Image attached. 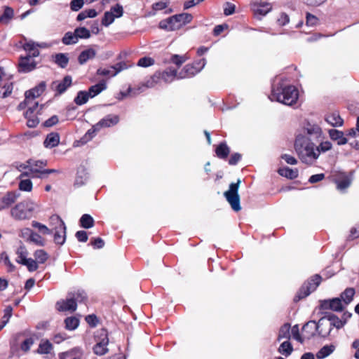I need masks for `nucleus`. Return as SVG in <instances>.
I'll use <instances>...</instances> for the list:
<instances>
[{
    "label": "nucleus",
    "mask_w": 359,
    "mask_h": 359,
    "mask_svg": "<svg viewBox=\"0 0 359 359\" xmlns=\"http://www.w3.org/2000/svg\"><path fill=\"white\" fill-rule=\"evenodd\" d=\"M83 351L80 348H74L59 355V359H82Z\"/></svg>",
    "instance_id": "393cba45"
},
{
    "label": "nucleus",
    "mask_w": 359,
    "mask_h": 359,
    "mask_svg": "<svg viewBox=\"0 0 359 359\" xmlns=\"http://www.w3.org/2000/svg\"><path fill=\"white\" fill-rule=\"evenodd\" d=\"M24 261L25 263H23L22 265L26 266L27 267L28 271L30 272L35 271L39 267L38 263L36 262V260H34L31 258H28L27 260Z\"/></svg>",
    "instance_id": "052dcab7"
},
{
    "label": "nucleus",
    "mask_w": 359,
    "mask_h": 359,
    "mask_svg": "<svg viewBox=\"0 0 359 359\" xmlns=\"http://www.w3.org/2000/svg\"><path fill=\"white\" fill-rule=\"evenodd\" d=\"M50 222L55 224L54 228V241L55 243L62 245L66 239V226L64 222L57 215H53Z\"/></svg>",
    "instance_id": "9b49d317"
},
{
    "label": "nucleus",
    "mask_w": 359,
    "mask_h": 359,
    "mask_svg": "<svg viewBox=\"0 0 359 359\" xmlns=\"http://www.w3.org/2000/svg\"><path fill=\"white\" fill-rule=\"evenodd\" d=\"M54 61L58 66L65 68L68 64L69 58L65 53H58L55 55Z\"/></svg>",
    "instance_id": "de8ad7c7"
},
{
    "label": "nucleus",
    "mask_w": 359,
    "mask_h": 359,
    "mask_svg": "<svg viewBox=\"0 0 359 359\" xmlns=\"http://www.w3.org/2000/svg\"><path fill=\"white\" fill-rule=\"evenodd\" d=\"M60 142V137L57 133H50L47 135L45 141L44 145L48 148H53L56 147Z\"/></svg>",
    "instance_id": "72a5a7b5"
},
{
    "label": "nucleus",
    "mask_w": 359,
    "mask_h": 359,
    "mask_svg": "<svg viewBox=\"0 0 359 359\" xmlns=\"http://www.w3.org/2000/svg\"><path fill=\"white\" fill-rule=\"evenodd\" d=\"M332 143L329 141L322 142L318 146L316 147V151H318V156L321 152L325 153L332 149Z\"/></svg>",
    "instance_id": "4d7b16f0"
},
{
    "label": "nucleus",
    "mask_w": 359,
    "mask_h": 359,
    "mask_svg": "<svg viewBox=\"0 0 359 359\" xmlns=\"http://www.w3.org/2000/svg\"><path fill=\"white\" fill-rule=\"evenodd\" d=\"M52 349L53 344L48 340H41L36 352L39 354H48Z\"/></svg>",
    "instance_id": "58836bf2"
},
{
    "label": "nucleus",
    "mask_w": 359,
    "mask_h": 359,
    "mask_svg": "<svg viewBox=\"0 0 359 359\" xmlns=\"http://www.w3.org/2000/svg\"><path fill=\"white\" fill-rule=\"evenodd\" d=\"M329 135L332 140L337 141L339 145H344L348 142V140L344 137V133L336 130H329Z\"/></svg>",
    "instance_id": "bb28decb"
},
{
    "label": "nucleus",
    "mask_w": 359,
    "mask_h": 359,
    "mask_svg": "<svg viewBox=\"0 0 359 359\" xmlns=\"http://www.w3.org/2000/svg\"><path fill=\"white\" fill-rule=\"evenodd\" d=\"M96 55V52L93 48H88L83 51H82L79 56V62L81 65H83L88 60H91L95 57Z\"/></svg>",
    "instance_id": "c85d7f7f"
},
{
    "label": "nucleus",
    "mask_w": 359,
    "mask_h": 359,
    "mask_svg": "<svg viewBox=\"0 0 359 359\" xmlns=\"http://www.w3.org/2000/svg\"><path fill=\"white\" fill-rule=\"evenodd\" d=\"M304 133H306L311 137L318 140L322 137L323 131L321 128L316 123L307 122L303 128Z\"/></svg>",
    "instance_id": "f3484780"
},
{
    "label": "nucleus",
    "mask_w": 359,
    "mask_h": 359,
    "mask_svg": "<svg viewBox=\"0 0 359 359\" xmlns=\"http://www.w3.org/2000/svg\"><path fill=\"white\" fill-rule=\"evenodd\" d=\"M215 153L218 158L225 159L230 153V149L226 142H222L216 147Z\"/></svg>",
    "instance_id": "2f4dec72"
},
{
    "label": "nucleus",
    "mask_w": 359,
    "mask_h": 359,
    "mask_svg": "<svg viewBox=\"0 0 359 359\" xmlns=\"http://www.w3.org/2000/svg\"><path fill=\"white\" fill-rule=\"evenodd\" d=\"M25 107L28 108L25 113V116L27 119V125L29 128H34L39 123L37 114L41 107L40 109L39 108L38 102H32L31 100L27 102V97H25L24 102L19 104L18 109V110H22Z\"/></svg>",
    "instance_id": "423d86ee"
},
{
    "label": "nucleus",
    "mask_w": 359,
    "mask_h": 359,
    "mask_svg": "<svg viewBox=\"0 0 359 359\" xmlns=\"http://www.w3.org/2000/svg\"><path fill=\"white\" fill-rule=\"evenodd\" d=\"M13 10L10 7H5L4 13L0 17V22L2 24H8L10 20L13 18Z\"/></svg>",
    "instance_id": "37998d69"
},
{
    "label": "nucleus",
    "mask_w": 359,
    "mask_h": 359,
    "mask_svg": "<svg viewBox=\"0 0 359 359\" xmlns=\"http://www.w3.org/2000/svg\"><path fill=\"white\" fill-rule=\"evenodd\" d=\"M337 188L339 191L344 192L349 187L351 184V180L347 176H344L336 180Z\"/></svg>",
    "instance_id": "ea45409f"
},
{
    "label": "nucleus",
    "mask_w": 359,
    "mask_h": 359,
    "mask_svg": "<svg viewBox=\"0 0 359 359\" xmlns=\"http://www.w3.org/2000/svg\"><path fill=\"white\" fill-rule=\"evenodd\" d=\"M278 351L285 355V357H287L290 355V354L293 351V347L291 344V343L289 341V339L283 341L279 346Z\"/></svg>",
    "instance_id": "e433bc0d"
},
{
    "label": "nucleus",
    "mask_w": 359,
    "mask_h": 359,
    "mask_svg": "<svg viewBox=\"0 0 359 359\" xmlns=\"http://www.w3.org/2000/svg\"><path fill=\"white\" fill-rule=\"evenodd\" d=\"M80 225L85 229H89L93 226L94 219L88 214H84L80 219Z\"/></svg>",
    "instance_id": "a18cd8bd"
},
{
    "label": "nucleus",
    "mask_w": 359,
    "mask_h": 359,
    "mask_svg": "<svg viewBox=\"0 0 359 359\" xmlns=\"http://www.w3.org/2000/svg\"><path fill=\"white\" fill-rule=\"evenodd\" d=\"M88 179V173L83 167L79 168L75 179V184L77 186L83 185Z\"/></svg>",
    "instance_id": "c9c22d12"
},
{
    "label": "nucleus",
    "mask_w": 359,
    "mask_h": 359,
    "mask_svg": "<svg viewBox=\"0 0 359 359\" xmlns=\"http://www.w3.org/2000/svg\"><path fill=\"white\" fill-rule=\"evenodd\" d=\"M46 83L45 81H41L38 86L25 92V97H27V102L31 100L32 102H36L34 100L39 97L45 90Z\"/></svg>",
    "instance_id": "6ab92c4d"
},
{
    "label": "nucleus",
    "mask_w": 359,
    "mask_h": 359,
    "mask_svg": "<svg viewBox=\"0 0 359 359\" xmlns=\"http://www.w3.org/2000/svg\"><path fill=\"white\" fill-rule=\"evenodd\" d=\"M295 151L304 163L312 165L318 158V151L316 145L304 134L299 133L294 142Z\"/></svg>",
    "instance_id": "f03ea898"
},
{
    "label": "nucleus",
    "mask_w": 359,
    "mask_h": 359,
    "mask_svg": "<svg viewBox=\"0 0 359 359\" xmlns=\"http://www.w3.org/2000/svg\"><path fill=\"white\" fill-rule=\"evenodd\" d=\"M241 182V180L238 179L236 182L231 183L229 189L224 194L226 200L230 204L231 208L236 212L241 209L238 195V189Z\"/></svg>",
    "instance_id": "6e6552de"
},
{
    "label": "nucleus",
    "mask_w": 359,
    "mask_h": 359,
    "mask_svg": "<svg viewBox=\"0 0 359 359\" xmlns=\"http://www.w3.org/2000/svg\"><path fill=\"white\" fill-rule=\"evenodd\" d=\"M83 0H72L70 4V8L74 11H78L83 7Z\"/></svg>",
    "instance_id": "338daca9"
},
{
    "label": "nucleus",
    "mask_w": 359,
    "mask_h": 359,
    "mask_svg": "<svg viewBox=\"0 0 359 359\" xmlns=\"http://www.w3.org/2000/svg\"><path fill=\"white\" fill-rule=\"evenodd\" d=\"M115 19L116 18L112 15V13L107 11L105 12L104 17L102 18V24L105 27H108L114 21Z\"/></svg>",
    "instance_id": "680f3d73"
},
{
    "label": "nucleus",
    "mask_w": 359,
    "mask_h": 359,
    "mask_svg": "<svg viewBox=\"0 0 359 359\" xmlns=\"http://www.w3.org/2000/svg\"><path fill=\"white\" fill-rule=\"evenodd\" d=\"M290 325L289 323H285L283 325L278 331V341H281L283 339H290Z\"/></svg>",
    "instance_id": "f704fd0d"
},
{
    "label": "nucleus",
    "mask_w": 359,
    "mask_h": 359,
    "mask_svg": "<svg viewBox=\"0 0 359 359\" xmlns=\"http://www.w3.org/2000/svg\"><path fill=\"white\" fill-rule=\"evenodd\" d=\"M19 178L20 180L19 182V189L22 191H27L30 192L32 190V182L29 179H24V177H20V175L19 176Z\"/></svg>",
    "instance_id": "c03bdc74"
},
{
    "label": "nucleus",
    "mask_w": 359,
    "mask_h": 359,
    "mask_svg": "<svg viewBox=\"0 0 359 359\" xmlns=\"http://www.w3.org/2000/svg\"><path fill=\"white\" fill-rule=\"evenodd\" d=\"M253 11L255 15L264 16L271 11V6L269 4H256L253 5Z\"/></svg>",
    "instance_id": "473e14b6"
},
{
    "label": "nucleus",
    "mask_w": 359,
    "mask_h": 359,
    "mask_svg": "<svg viewBox=\"0 0 359 359\" xmlns=\"http://www.w3.org/2000/svg\"><path fill=\"white\" fill-rule=\"evenodd\" d=\"M278 172L280 175L290 180L296 179L299 175L297 168L292 169L289 167H283L278 169Z\"/></svg>",
    "instance_id": "cd10ccee"
},
{
    "label": "nucleus",
    "mask_w": 359,
    "mask_h": 359,
    "mask_svg": "<svg viewBox=\"0 0 359 359\" xmlns=\"http://www.w3.org/2000/svg\"><path fill=\"white\" fill-rule=\"evenodd\" d=\"M109 12L112 13L115 18H120L123 15V7L119 4H116L115 6L111 8Z\"/></svg>",
    "instance_id": "e2e57ef3"
},
{
    "label": "nucleus",
    "mask_w": 359,
    "mask_h": 359,
    "mask_svg": "<svg viewBox=\"0 0 359 359\" xmlns=\"http://www.w3.org/2000/svg\"><path fill=\"white\" fill-rule=\"evenodd\" d=\"M50 46L46 42L36 43L32 40L25 39V43L22 45L23 49L27 53V55L36 57L39 55V48H47Z\"/></svg>",
    "instance_id": "4468645a"
},
{
    "label": "nucleus",
    "mask_w": 359,
    "mask_h": 359,
    "mask_svg": "<svg viewBox=\"0 0 359 359\" xmlns=\"http://www.w3.org/2000/svg\"><path fill=\"white\" fill-rule=\"evenodd\" d=\"M65 323L67 330H74L78 327L79 320L75 317H69L65 319Z\"/></svg>",
    "instance_id": "8fccbe9b"
},
{
    "label": "nucleus",
    "mask_w": 359,
    "mask_h": 359,
    "mask_svg": "<svg viewBox=\"0 0 359 359\" xmlns=\"http://www.w3.org/2000/svg\"><path fill=\"white\" fill-rule=\"evenodd\" d=\"M36 63L34 57L30 55L20 57L19 61V71L22 72H29L36 68Z\"/></svg>",
    "instance_id": "a211bd4d"
},
{
    "label": "nucleus",
    "mask_w": 359,
    "mask_h": 359,
    "mask_svg": "<svg viewBox=\"0 0 359 359\" xmlns=\"http://www.w3.org/2000/svg\"><path fill=\"white\" fill-rule=\"evenodd\" d=\"M177 70L172 67L167 68L163 72H156L146 83L147 88H154L162 83H169L175 79H178Z\"/></svg>",
    "instance_id": "39448f33"
},
{
    "label": "nucleus",
    "mask_w": 359,
    "mask_h": 359,
    "mask_svg": "<svg viewBox=\"0 0 359 359\" xmlns=\"http://www.w3.org/2000/svg\"><path fill=\"white\" fill-rule=\"evenodd\" d=\"M20 197V194L15 191L7 192L0 198L4 209H6L14 203Z\"/></svg>",
    "instance_id": "b1692460"
},
{
    "label": "nucleus",
    "mask_w": 359,
    "mask_h": 359,
    "mask_svg": "<svg viewBox=\"0 0 359 359\" xmlns=\"http://www.w3.org/2000/svg\"><path fill=\"white\" fill-rule=\"evenodd\" d=\"M38 205L31 199L24 200L17 203L11 210V215L16 220L31 219L35 213Z\"/></svg>",
    "instance_id": "20e7f679"
},
{
    "label": "nucleus",
    "mask_w": 359,
    "mask_h": 359,
    "mask_svg": "<svg viewBox=\"0 0 359 359\" xmlns=\"http://www.w3.org/2000/svg\"><path fill=\"white\" fill-rule=\"evenodd\" d=\"M34 256L36 262L40 264L44 263L48 257V254L43 250H36Z\"/></svg>",
    "instance_id": "603ef678"
},
{
    "label": "nucleus",
    "mask_w": 359,
    "mask_h": 359,
    "mask_svg": "<svg viewBox=\"0 0 359 359\" xmlns=\"http://www.w3.org/2000/svg\"><path fill=\"white\" fill-rule=\"evenodd\" d=\"M206 64L205 59L203 58L191 64L186 65L178 73V79L191 78L199 73Z\"/></svg>",
    "instance_id": "1a4fd4ad"
},
{
    "label": "nucleus",
    "mask_w": 359,
    "mask_h": 359,
    "mask_svg": "<svg viewBox=\"0 0 359 359\" xmlns=\"http://www.w3.org/2000/svg\"><path fill=\"white\" fill-rule=\"evenodd\" d=\"M320 310H332L333 311H341L344 309L343 304L340 298H333L320 301Z\"/></svg>",
    "instance_id": "2eb2a0df"
},
{
    "label": "nucleus",
    "mask_w": 359,
    "mask_h": 359,
    "mask_svg": "<svg viewBox=\"0 0 359 359\" xmlns=\"http://www.w3.org/2000/svg\"><path fill=\"white\" fill-rule=\"evenodd\" d=\"M189 58L190 57L187 54H168L165 56L163 62L165 64L172 63L177 67H180L183 63L189 60Z\"/></svg>",
    "instance_id": "aec40b11"
},
{
    "label": "nucleus",
    "mask_w": 359,
    "mask_h": 359,
    "mask_svg": "<svg viewBox=\"0 0 359 359\" xmlns=\"http://www.w3.org/2000/svg\"><path fill=\"white\" fill-rule=\"evenodd\" d=\"M306 22L308 26H315L318 22V18L313 15L307 13Z\"/></svg>",
    "instance_id": "774afa93"
},
{
    "label": "nucleus",
    "mask_w": 359,
    "mask_h": 359,
    "mask_svg": "<svg viewBox=\"0 0 359 359\" xmlns=\"http://www.w3.org/2000/svg\"><path fill=\"white\" fill-rule=\"evenodd\" d=\"M317 323V334L318 336L325 338L330 335L332 330L335 327L339 330L345 325V321H342L336 315L333 313H325L321 317Z\"/></svg>",
    "instance_id": "7ed1b4c3"
},
{
    "label": "nucleus",
    "mask_w": 359,
    "mask_h": 359,
    "mask_svg": "<svg viewBox=\"0 0 359 359\" xmlns=\"http://www.w3.org/2000/svg\"><path fill=\"white\" fill-rule=\"evenodd\" d=\"M335 350V346L325 345L323 346L317 353L316 358L317 359H324L331 355Z\"/></svg>",
    "instance_id": "c756f323"
},
{
    "label": "nucleus",
    "mask_w": 359,
    "mask_h": 359,
    "mask_svg": "<svg viewBox=\"0 0 359 359\" xmlns=\"http://www.w3.org/2000/svg\"><path fill=\"white\" fill-rule=\"evenodd\" d=\"M32 225L33 227L39 229V232L44 235H48L52 233V231L48 229L46 225L38 222L36 221H32Z\"/></svg>",
    "instance_id": "864d4df0"
},
{
    "label": "nucleus",
    "mask_w": 359,
    "mask_h": 359,
    "mask_svg": "<svg viewBox=\"0 0 359 359\" xmlns=\"http://www.w3.org/2000/svg\"><path fill=\"white\" fill-rule=\"evenodd\" d=\"M325 121L334 127H339L343 124V119L336 112L328 114L325 118Z\"/></svg>",
    "instance_id": "7c9ffc66"
},
{
    "label": "nucleus",
    "mask_w": 359,
    "mask_h": 359,
    "mask_svg": "<svg viewBox=\"0 0 359 359\" xmlns=\"http://www.w3.org/2000/svg\"><path fill=\"white\" fill-rule=\"evenodd\" d=\"M106 88V83L104 81L100 82L94 86H92L88 92H87L90 96V97H94L99 93H100L102 90Z\"/></svg>",
    "instance_id": "4c0bfd02"
},
{
    "label": "nucleus",
    "mask_w": 359,
    "mask_h": 359,
    "mask_svg": "<svg viewBox=\"0 0 359 359\" xmlns=\"http://www.w3.org/2000/svg\"><path fill=\"white\" fill-rule=\"evenodd\" d=\"M90 96L86 91H79L74 98V102L77 105H82L87 102Z\"/></svg>",
    "instance_id": "09e8293b"
},
{
    "label": "nucleus",
    "mask_w": 359,
    "mask_h": 359,
    "mask_svg": "<svg viewBox=\"0 0 359 359\" xmlns=\"http://www.w3.org/2000/svg\"><path fill=\"white\" fill-rule=\"evenodd\" d=\"M34 344V339L31 337L26 339L20 346V348L24 352H27L29 351L31 346Z\"/></svg>",
    "instance_id": "0e129e2a"
},
{
    "label": "nucleus",
    "mask_w": 359,
    "mask_h": 359,
    "mask_svg": "<svg viewBox=\"0 0 359 359\" xmlns=\"http://www.w3.org/2000/svg\"><path fill=\"white\" fill-rule=\"evenodd\" d=\"M128 67V65L126 62H121L107 68H100L97 69V74L102 76H114Z\"/></svg>",
    "instance_id": "dca6fc26"
},
{
    "label": "nucleus",
    "mask_w": 359,
    "mask_h": 359,
    "mask_svg": "<svg viewBox=\"0 0 359 359\" xmlns=\"http://www.w3.org/2000/svg\"><path fill=\"white\" fill-rule=\"evenodd\" d=\"M72 77L66 76L61 81H53L51 83V88L56 90L58 94L63 93L72 84Z\"/></svg>",
    "instance_id": "412c9836"
},
{
    "label": "nucleus",
    "mask_w": 359,
    "mask_h": 359,
    "mask_svg": "<svg viewBox=\"0 0 359 359\" xmlns=\"http://www.w3.org/2000/svg\"><path fill=\"white\" fill-rule=\"evenodd\" d=\"M96 338V344L93 347V351L96 355H102L109 351L107 348L109 339L106 330H100Z\"/></svg>",
    "instance_id": "ddd939ff"
},
{
    "label": "nucleus",
    "mask_w": 359,
    "mask_h": 359,
    "mask_svg": "<svg viewBox=\"0 0 359 359\" xmlns=\"http://www.w3.org/2000/svg\"><path fill=\"white\" fill-rule=\"evenodd\" d=\"M27 252L25 247L20 246L18 250H17V259L16 262L19 264H23L25 263L24 260H27L28 258H27Z\"/></svg>",
    "instance_id": "3c124183"
},
{
    "label": "nucleus",
    "mask_w": 359,
    "mask_h": 359,
    "mask_svg": "<svg viewBox=\"0 0 359 359\" xmlns=\"http://www.w3.org/2000/svg\"><path fill=\"white\" fill-rule=\"evenodd\" d=\"M78 41L75 32H67L62 39V43L65 45L74 44L76 43Z\"/></svg>",
    "instance_id": "49530a36"
},
{
    "label": "nucleus",
    "mask_w": 359,
    "mask_h": 359,
    "mask_svg": "<svg viewBox=\"0 0 359 359\" xmlns=\"http://www.w3.org/2000/svg\"><path fill=\"white\" fill-rule=\"evenodd\" d=\"M304 338L310 339L317 334V323L315 320L307 322L302 328Z\"/></svg>",
    "instance_id": "5701e85b"
},
{
    "label": "nucleus",
    "mask_w": 359,
    "mask_h": 359,
    "mask_svg": "<svg viewBox=\"0 0 359 359\" xmlns=\"http://www.w3.org/2000/svg\"><path fill=\"white\" fill-rule=\"evenodd\" d=\"M174 16L176 18V21H177V22L180 24V28L183 25H185L186 24L190 22L193 19V16L187 13L175 15Z\"/></svg>",
    "instance_id": "a19ab883"
},
{
    "label": "nucleus",
    "mask_w": 359,
    "mask_h": 359,
    "mask_svg": "<svg viewBox=\"0 0 359 359\" xmlns=\"http://www.w3.org/2000/svg\"><path fill=\"white\" fill-rule=\"evenodd\" d=\"M119 121V117L117 115L109 114L102 118L99 122L94 125L92 128L88 130L85 135L86 140L91 139L96 133L100 131L102 128H109L116 125Z\"/></svg>",
    "instance_id": "0eeeda50"
},
{
    "label": "nucleus",
    "mask_w": 359,
    "mask_h": 359,
    "mask_svg": "<svg viewBox=\"0 0 359 359\" xmlns=\"http://www.w3.org/2000/svg\"><path fill=\"white\" fill-rule=\"evenodd\" d=\"M224 6V14L226 16H229L234 13L236 9V6L234 4L226 2Z\"/></svg>",
    "instance_id": "69168bd1"
},
{
    "label": "nucleus",
    "mask_w": 359,
    "mask_h": 359,
    "mask_svg": "<svg viewBox=\"0 0 359 359\" xmlns=\"http://www.w3.org/2000/svg\"><path fill=\"white\" fill-rule=\"evenodd\" d=\"M355 294V290L353 288L349 287L346 289L341 294V298L343 302L348 305L353 300V297Z\"/></svg>",
    "instance_id": "79ce46f5"
},
{
    "label": "nucleus",
    "mask_w": 359,
    "mask_h": 359,
    "mask_svg": "<svg viewBox=\"0 0 359 359\" xmlns=\"http://www.w3.org/2000/svg\"><path fill=\"white\" fill-rule=\"evenodd\" d=\"M77 39H88L90 37V31L86 27H78L74 30Z\"/></svg>",
    "instance_id": "5fc2aeb1"
},
{
    "label": "nucleus",
    "mask_w": 359,
    "mask_h": 359,
    "mask_svg": "<svg viewBox=\"0 0 359 359\" xmlns=\"http://www.w3.org/2000/svg\"><path fill=\"white\" fill-rule=\"evenodd\" d=\"M29 241L39 246L45 245V240L39 233L34 231L30 235Z\"/></svg>",
    "instance_id": "6e6d98bb"
},
{
    "label": "nucleus",
    "mask_w": 359,
    "mask_h": 359,
    "mask_svg": "<svg viewBox=\"0 0 359 359\" xmlns=\"http://www.w3.org/2000/svg\"><path fill=\"white\" fill-rule=\"evenodd\" d=\"M321 281V277L319 275H315L308 280L301 287L297 297L299 299H302L309 295L312 292L316 290Z\"/></svg>",
    "instance_id": "f8f14e48"
},
{
    "label": "nucleus",
    "mask_w": 359,
    "mask_h": 359,
    "mask_svg": "<svg viewBox=\"0 0 359 359\" xmlns=\"http://www.w3.org/2000/svg\"><path fill=\"white\" fill-rule=\"evenodd\" d=\"M57 309L60 311H74L76 309V303L74 299H69L65 301L57 303Z\"/></svg>",
    "instance_id": "a878e982"
},
{
    "label": "nucleus",
    "mask_w": 359,
    "mask_h": 359,
    "mask_svg": "<svg viewBox=\"0 0 359 359\" xmlns=\"http://www.w3.org/2000/svg\"><path fill=\"white\" fill-rule=\"evenodd\" d=\"M299 97V91L297 88L283 78L277 79L271 87V93L269 98L271 101H276L285 105L292 106L295 104Z\"/></svg>",
    "instance_id": "f257e3e1"
},
{
    "label": "nucleus",
    "mask_w": 359,
    "mask_h": 359,
    "mask_svg": "<svg viewBox=\"0 0 359 359\" xmlns=\"http://www.w3.org/2000/svg\"><path fill=\"white\" fill-rule=\"evenodd\" d=\"M46 165V161L30 159L27 161L29 172H22V174H20V177H31L43 178V171Z\"/></svg>",
    "instance_id": "9d476101"
},
{
    "label": "nucleus",
    "mask_w": 359,
    "mask_h": 359,
    "mask_svg": "<svg viewBox=\"0 0 359 359\" xmlns=\"http://www.w3.org/2000/svg\"><path fill=\"white\" fill-rule=\"evenodd\" d=\"M154 64V60L150 57H144L138 60L137 65L142 67H148Z\"/></svg>",
    "instance_id": "bf43d9fd"
},
{
    "label": "nucleus",
    "mask_w": 359,
    "mask_h": 359,
    "mask_svg": "<svg viewBox=\"0 0 359 359\" xmlns=\"http://www.w3.org/2000/svg\"><path fill=\"white\" fill-rule=\"evenodd\" d=\"M159 27L166 31H174L180 29V24L173 15L159 22Z\"/></svg>",
    "instance_id": "4be33fe9"
},
{
    "label": "nucleus",
    "mask_w": 359,
    "mask_h": 359,
    "mask_svg": "<svg viewBox=\"0 0 359 359\" xmlns=\"http://www.w3.org/2000/svg\"><path fill=\"white\" fill-rule=\"evenodd\" d=\"M291 334H292L293 339H294L297 341H299L300 343L304 342V340L305 338H304V336L303 337L301 336V334L299 333V326L297 325H295L292 327L291 332H290V335Z\"/></svg>",
    "instance_id": "13d9d810"
}]
</instances>
